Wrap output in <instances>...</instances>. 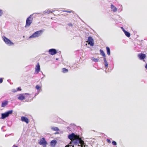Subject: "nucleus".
Here are the masks:
<instances>
[{"mask_svg":"<svg viewBox=\"0 0 147 147\" xmlns=\"http://www.w3.org/2000/svg\"><path fill=\"white\" fill-rule=\"evenodd\" d=\"M69 138L71 140L69 144L66 145L65 147H74L73 145H78V146H81V147H85V143L81 137L79 135L75 134L72 133L71 134L69 135L68 136Z\"/></svg>","mask_w":147,"mask_h":147,"instance_id":"obj_1","label":"nucleus"},{"mask_svg":"<svg viewBox=\"0 0 147 147\" xmlns=\"http://www.w3.org/2000/svg\"><path fill=\"white\" fill-rule=\"evenodd\" d=\"M32 15H30L26 19L25 27H29L32 23L33 18L32 17Z\"/></svg>","mask_w":147,"mask_h":147,"instance_id":"obj_2","label":"nucleus"},{"mask_svg":"<svg viewBox=\"0 0 147 147\" xmlns=\"http://www.w3.org/2000/svg\"><path fill=\"white\" fill-rule=\"evenodd\" d=\"M43 31V30H40L36 32L32 35L30 36L29 38H33L39 36L41 35V34H42Z\"/></svg>","mask_w":147,"mask_h":147,"instance_id":"obj_3","label":"nucleus"},{"mask_svg":"<svg viewBox=\"0 0 147 147\" xmlns=\"http://www.w3.org/2000/svg\"><path fill=\"white\" fill-rule=\"evenodd\" d=\"M3 41L7 45L9 46H12L14 45V43L11 40L5 36L3 37Z\"/></svg>","mask_w":147,"mask_h":147,"instance_id":"obj_4","label":"nucleus"},{"mask_svg":"<svg viewBox=\"0 0 147 147\" xmlns=\"http://www.w3.org/2000/svg\"><path fill=\"white\" fill-rule=\"evenodd\" d=\"M12 112L13 111L10 110L9 111L5 113H2L1 118L2 119H5L6 117H8L9 115L12 114Z\"/></svg>","mask_w":147,"mask_h":147,"instance_id":"obj_5","label":"nucleus"},{"mask_svg":"<svg viewBox=\"0 0 147 147\" xmlns=\"http://www.w3.org/2000/svg\"><path fill=\"white\" fill-rule=\"evenodd\" d=\"M88 44L91 46H93L94 45V40L92 38L91 36H89L88 38V40L87 41Z\"/></svg>","mask_w":147,"mask_h":147,"instance_id":"obj_6","label":"nucleus"},{"mask_svg":"<svg viewBox=\"0 0 147 147\" xmlns=\"http://www.w3.org/2000/svg\"><path fill=\"white\" fill-rule=\"evenodd\" d=\"M39 143L40 144L43 145L44 147H46V146L47 144V142L46 141L45 139L44 138H42Z\"/></svg>","mask_w":147,"mask_h":147,"instance_id":"obj_7","label":"nucleus"},{"mask_svg":"<svg viewBox=\"0 0 147 147\" xmlns=\"http://www.w3.org/2000/svg\"><path fill=\"white\" fill-rule=\"evenodd\" d=\"M49 53L51 55H54L56 54L57 52L56 50L55 49H51L49 51Z\"/></svg>","mask_w":147,"mask_h":147,"instance_id":"obj_8","label":"nucleus"},{"mask_svg":"<svg viewBox=\"0 0 147 147\" xmlns=\"http://www.w3.org/2000/svg\"><path fill=\"white\" fill-rule=\"evenodd\" d=\"M35 71L37 74H38L40 70V66L39 63H38L36 66L35 69Z\"/></svg>","mask_w":147,"mask_h":147,"instance_id":"obj_9","label":"nucleus"},{"mask_svg":"<svg viewBox=\"0 0 147 147\" xmlns=\"http://www.w3.org/2000/svg\"><path fill=\"white\" fill-rule=\"evenodd\" d=\"M138 56L139 59L141 60L144 59L146 57V55L145 54L142 53L139 54Z\"/></svg>","mask_w":147,"mask_h":147,"instance_id":"obj_10","label":"nucleus"},{"mask_svg":"<svg viewBox=\"0 0 147 147\" xmlns=\"http://www.w3.org/2000/svg\"><path fill=\"white\" fill-rule=\"evenodd\" d=\"M21 120L23 122H25L27 124H28L29 123V120L26 117L22 116L21 117Z\"/></svg>","mask_w":147,"mask_h":147,"instance_id":"obj_11","label":"nucleus"},{"mask_svg":"<svg viewBox=\"0 0 147 147\" xmlns=\"http://www.w3.org/2000/svg\"><path fill=\"white\" fill-rule=\"evenodd\" d=\"M25 99H26L28 100H30L31 99V95L27 93H25Z\"/></svg>","mask_w":147,"mask_h":147,"instance_id":"obj_12","label":"nucleus"},{"mask_svg":"<svg viewBox=\"0 0 147 147\" xmlns=\"http://www.w3.org/2000/svg\"><path fill=\"white\" fill-rule=\"evenodd\" d=\"M18 99L20 100H23L25 99L24 94H20L18 97Z\"/></svg>","mask_w":147,"mask_h":147,"instance_id":"obj_13","label":"nucleus"},{"mask_svg":"<svg viewBox=\"0 0 147 147\" xmlns=\"http://www.w3.org/2000/svg\"><path fill=\"white\" fill-rule=\"evenodd\" d=\"M111 8L113 12H115L117 11V8L112 4L111 5Z\"/></svg>","mask_w":147,"mask_h":147,"instance_id":"obj_14","label":"nucleus"},{"mask_svg":"<svg viewBox=\"0 0 147 147\" xmlns=\"http://www.w3.org/2000/svg\"><path fill=\"white\" fill-rule=\"evenodd\" d=\"M8 103V101H4L2 103L1 107H4L5 106L7 105Z\"/></svg>","mask_w":147,"mask_h":147,"instance_id":"obj_15","label":"nucleus"},{"mask_svg":"<svg viewBox=\"0 0 147 147\" xmlns=\"http://www.w3.org/2000/svg\"><path fill=\"white\" fill-rule=\"evenodd\" d=\"M57 143V141L56 140H52L51 142V146H55Z\"/></svg>","mask_w":147,"mask_h":147,"instance_id":"obj_16","label":"nucleus"},{"mask_svg":"<svg viewBox=\"0 0 147 147\" xmlns=\"http://www.w3.org/2000/svg\"><path fill=\"white\" fill-rule=\"evenodd\" d=\"M124 33L126 36L127 37H129L130 36V33L127 31H125Z\"/></svg>","mask_w":147,"mask_h":147,"instance_id":"obj_17","label":"nucleus"},{"mask_svg":"<svg viewBox=\"0 0 147 147\" xmlns=\"http://www.w3.org/2000/svg\"><path fill=\"white\" fill-rule=\"evenodd\" d=\"M106 48L107 49V54L108 55H110V48L108 47H106Z\"/></svg>","mask_w":147,"mask_h":147,"instance_id":"obj_18","label":"nucleus"},{"mask_svg":"<svg viewBox=\"0 0 147 147\" xmlns=\"http://www.w3.org/2000/svg\"><path fill=\"white\" fill-rule=\"evenodd\" d=\"M62 72L63 73H65L67 72H68V70L67 69H66L65 68H63L62 69Z\"/></svg>","mask_w":147,"mask_h":147,"instance_id":"obj_19","label":"nucleus"},{"mask_svg":"<svg viewBox=\"0 0 147 147\" xmlns=\"http://www.w3.org/2000/svg\"><path fill=\"white\" fill-rule=\"evenodd\" d=\"M52 130L55 131H57L59 130V129L58 127H52L51 128Z\"/></svg>","mask_w":147,"mask_h":147,"instance_id":"obj_20","label":"nucleus"},{"mask_svg":"<svg viewBox=\"0 0 147 147\" xmlns=\"http://www.w3.org/2000/svg\"><path fill=\"white\" fill-rule=\"evenodd\" d=\"M100 51L101 54L104 57H105L106 55L104 52L101 49L100 50Z\"/></svg>","mask_w":147,"mask_h":147,"instance_id":"obj_21","label":"nucleus"},{"mask_svg":"<svg viewBox=\"0 0 147 147\" xmlns=\"http://www.w3.org/2000/svg\"><path fill=\"white\" fill-rule=\"evenodd\" d=\"M62 11L63 12H67L68 13H71L72 12H73V11L71 10H69V11H67L66 10H62Z\"/></svg>","mask_w":147,"mask_h":147,"instance_id":"obj_22","label":"nucleus"},{"mask_svg":"<svg viewBox=\"0 0 147 147\" xmlns=\"http://www.w3.org/2000/svg\"><path fill=\"white\" fill-rule=\"evenodd\" d=\"M92 59L93 61L94 62H98V59H96L94 57H92Z\"/></svg>","mask_w":147,"mask_h":147,"instance_id":"obj_23","label":"nucleus"},{"mask_svg":"<svg viewBox=\"0 0 147 147\" xmlns=\"http://www.w3.org/2000/svg\"><path fill=\"white\" fill-rule=\"evenodd\" d=\"M35 88L37 90H39L40 88V87L39 85H36V86Z\"/></svg>","mask_w":147,"mask_h":147,"instance_id":"obj_24","label":"nucleus"},{"mask_svg":"<svg viewBox=\"0 0 147 147\" xmlns=\"http://www.w3.org/2000/svg\"><path fill=\"white\" fill-rule=\"evenodd\" d=\"M112 143L114 145H116L117 144L116 142L114 141L112 142Z\"/></svg>","mask_w":147,"mask_h":147,"instance_id":"obj_25","label":"nucleus"},{"mask_svg":"<svg viewBox=\"0 0 147 147\" xmlns=\"http://www.w3.org/2000/svg\"><path fill=\"white\" fill-rule=\"evenodd\" d=\"M22 90V89L20 88V87H18L17 89V91H21Z\"/></svg>","mask_w":147,"mask_h":147,"instance_id":"obj_26","label":"nucleus"},{"mask_svg":"<svg viewBox=\"0 0 147 147\" xmlns=\"http://www.w3.org/2000/svg\"><path fill=\"white\" fill-rule=\"evenodd\" d=\"M105 66L106 67H108V65L107 62H105Z\"/></svg>","mask_w":147,"mask_h":147,"instance_id":"obj_27","label":"nucleus"},{"mask_svg":"<svg viewBox=\"0 0 147 147\" xmlns=\"http://www.w3.org/2000/svg\"><path fill=\"white\" fill-rule=\"evenodd\" d=\"M3 14L2 10L0 9V16H1Z\"/></svg>","mask_w":147,"mask_h":147,"instance_id":"obj_28","label":"nucleus"},{"mask_svg":"<svg viewBox=\"0 0 147 147\" xmlns=\"http://www.w3.org/2000/svg\"><path fill=\"white\" fill-rule=\"evenodd\" d=\"M107 141L108 143L110 144V143H111V141L109 139H107Z\"/></svg>","mask_w":147,"mask_h":147,"instance_id":"obj_29","label":"nucleus"},{"mask_svg":"<svg viewBox=\"0 0 147 147\" xmlns=\"http://www.w3.org/2000/svg\"><path fill=\"white\" fill-rule=\"evenodd\" d=\"M3 79L2 78H0V84L2 83L3 82Z\"/></svg>","mask_w":147,"mask_h":147,"instance_id":"obj_30","label":"nucleus"},{"mask_svg":"<svg viewBox=\"0 0 147 147\" xmlns=\"http://www.w3.org/2000/svg\"><path fill=\"white\" fill-rule=\"evenodd\" d=\"M121 28L122 29V30H123V32H124V31H126L124 29V28H123V27H121Z\"/></svg>","mask_w":147,"mask_h":147,"instance_id":"obj_31","label":"nucleus"},{"mask_svg":"<svg viewBox=\"0 0 147 147\" xmlns=\"http://www.w3.org/2000/svg\"><path fill=\"white\" fill-rule=\"evenodd\" d=\"M104 60L105 62H107V61H106V59L105 58V57H104Z\"/></svg>","mask_w":147,"mask_h":147,"instance_id":"obj_32","label":"nucleus"},{"mask_svg":"<svg viewBox=\"0 0 147 147\" xmlns=\"http://www.w3.org/2000/svg\"><path fill=\"white\" fill-rule=\"evenodd\" d=\"M68 25L69 26H72L73 25H72V24L71 23H69L68 24Z\"/></svg>","mask_w":147,"mask_h":147,"instance_id":"obj_33","label":"nucleus"},{"mask_svg":"<svg viewBox=\"0 0 147 147\" xmlns=\"http://www.w3.org/2000/svg\"><path fill=\"white\" fill-rule=\"evenodd\" d=\"M17 91V90H13V92H16Z\"/></svg>","mask_w":147,"mask_h":147,"instance_id":"obj_34","label":"nucleus"},{"mask_svg":"<svg viewBox=\"0 0 147 147\" xmlns=\"http://www.w3.org/2000/svg\"><path fill=\"white\" fill-rule=\"evenodd\" d=\"M145 67L147 69V63L146 64V65L145 66Z\"/></svg>","mask_w":147,"mask_h":147,"instance_id":"obj_35","label":"nucleus"},{"mask_svg":"<svg viewBox=\"0 0 147 147\" xmlns=\"http://www.w3.org/2000/svg\"><path fill=\"white\" fill-rule=\"evenodd\" d=\"M13 147H18L17 146H13Z\"/></svg>","mask_w":147,"mask_h":147,"instance_id":"obj_36","label":"nucleus"},{"mask_svg":"<svg viewBox=\"0 0 147 147\" xmlns=\"http://www.w3.org/2000/svg\"><path fill=\"white\" fill-rule=\"evenodd\" d=\"M50 12L52 13V11H49Z\"/></svg>","mask_w":147,"mask_h":147,"instance_id":"obj_37","label":"nucleus"}]
</instances>
